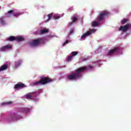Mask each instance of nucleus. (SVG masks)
Returning a JSON list of instances; mask_svg holds the SVG:
<instances>
[{
  "instance_id": "obj_4",
  "label": "nucleus",
  "mask_w": 131,
  "mask_h": 131,
  "mask_svg": "<svg viewBox=\"0 0 131 131\" xmlns=\"http://www.w3.org/2000/svg\"><path fill=\"white\" fill-rule=\"evenodd\" d=\"M110 13L107 11L101 12L97 16V20L98 21H103L105 17L108 16Z\"/></svg>"
},
{
  "instance_id": "obj_8",
  "label": "nucleus",
  "mask_w": 131,
  "mask_h": 131,
  "mask_svg": "<svg viewBox=\"0 0 131 131\" xmlns=\"http://www.w3.org/2000/svg\"><path fill=\"white\" fill-rule=\"evenodd\" d=\"M26 86L25 85V84L22 83V82H19L17 84H16L14 88L15 90H20V89H24Z\"/></svg>"
},
{
  "instance_id": "obj_3",
  "label": "nucleus",
  "mask_w": 131,
  "mask_h": 131,
  "mask_svg": "<svg viewBox=\"0 0 131 131\" xmlns=\"http://www.w3.org/2000/svg\"><path fill=\"white\" fill-rule=\"evenodd\" d=\"M42 42H43V39L39 38L37 39L32 40L30 43V46L31 47H37V46L40 45V43H42Z\"/></svg>"
},
{
  "instance_id": "obj_30",
  "label": "nucleus",
  "mask_w": 131,
  "mask_h": 131,
  "mask_svg": "<svg viewBox=\"0 0 131 131\" xmlns=\"http://www.w3.org/2000/svg\"><path fill=\"white\" fill-rule=\"evenodd\" d=\"M59 17L58 15H54L53 16V19L57 20V19H59Z\"/></svg>"
},
{
  "instance_id": "obj_22",
  "label": "nucleus",
  "mask_w": 131,
  "mask_h": 131,
  "mask_svg": "<svg viewBox=\"0 0 131 131\" xmlns=\"http://www.w3.org/2000/svg\"><path fill=\"white\" fill-rule=\"evenodd\" d=\"M48 18L47 20L46 21V22H48V21H50L51 20V18H52V17H53V14L50 13V14H48Z\"/></svg>"
},
{
  "instance_id": "obj_25",
  "label": "nucleus",
  "mask_w": 131,
  "mask_h": 131,
  "mask_svg": "<svg viewBox=\"0 0 131 131\" xmlns=\"http://www.w3.org/2000/svg\"><path fill=\"white\" fill-rule=\"evenodd\" d=\"M127 22V20L126 19H123V20H121V24H124V23H126Z\"/></svg>"
},
{
  "instance_id": "obj_2",
  "label": "nucleus",
  "mask_w": 131,
  "mask_h": 131,
  "mask_svg": "<svg viewBox=\"0 0 131 131\" xmlns=\"http://www.w3.org/2000/svg\"><path fill=\"white\" fill-rule=\"evenodd\" d=\"M12 16H14V17H19L20 15H21V13L19 12H15L14 10H9L8 13H6L5 16L8 18H11Z\"/></svg>"
},
{
  "instance_id": "obj_24",
  "label": "nucleus",
  "mask_w": 131,
  "mask_h": 131,
  "mask_svg": "<svg viewBox=\"0 0 131 131\" xmlns=\"http://www.w3.org/2000/svg\"><path fill=\"white\" fill-rule=\"evenodd\" d=\"M72 60V56L71 55L68 56L67 58V60L69 62L70 61H71Z\"/></svg>"
},
{
  "instance_id": "obj_28",
  "label": "nucleus",
  "mask_w": 131,
  "mask_h": 131,
  "mask_svg": "<svg viewBox=\"0 0 131 131\" xmlns=\"http://www.w3.org/2000/svg\"><path fill=\"white\" fill-rule=\"evenodd\" d=\"M30 110V109L27 107L24 108V111H25V112H29Z\"/></svg>"
},
{
  "instance_id": "obj_14",
  "label": "nucleus",
  "mask_w": 131,
  "mask_h": 131,
  "mask_svg": "<svg viewBox=\"0 0 131 131\" xmlns=\"http://www.w3.org/2000/svg\"><path fill=\"white\" fill-rule=\"evenodd\" d=\"M12 48V45H8L5 47H2L1 48V51H5L6 50H8V49H11Z\"/></svg>"
},
{
  "instance_id": "obj_32",
  "label": "nucleus",
  "mask_w": 131,
  "mask_h": 131,
  "mask_svg": "<svg viewBox=\"0 0 131 131\" xmlns=\"http://www.w3.org/2000/svg\"><path fill=\"white\" fill-rule=\"evenodd\" d=\"M86 60H88V59L85 58H84L82 59V61H86Z\"/></svg>"
},
{
  "instance_id": "obj_5",
  "label": "nucleus",
  "mask_w": 131,
  "mask_h": 131,
  "mask_svg": "<svg viewBox=\"0 0 131 131\" xmlns=\"http://www.w3.org/2000/svg\"><path fill=\"white\" fill-rule=\"evenodd\" d=\"M131 29V24H127L125 26H121L119 29V31H122V32H126L127 30Z\"/></svg>"
},
{
  "instance_id": "obj_29",
  "label": "nucleus",
  "mask_w": 131,
  "mask_h": 131,
  "mask_svg": "<svg viewBox=\"0 0 131 131\" xmlns=\"http://www.w3.org/2000/svg\"><path fill=\"white\" fill-rule=\"evenodd\" d=\"M68 42H69V40H66V41L63 42V43L62 44V46L64 47V46H65L66 45H67Z\"/></svg>"
},
{
  "instance_id": "obj_23",
  "label": "nucleus",
  "mask_w": 131,
  "mask_h": 131,
  "mask_svg": "<svg viewBox=\"0 0 131 131\" xmlns=\"http://www.w3.org/2000/svg\"><path fill=\"white\" fill-rule=\"evenodd\" d=\"M77 54H78V52H77L76 51H73L71 53V56L74 57V56H76V55H77Z\"/></svg>"
},
{
  "instance_id": "obj_12",
  "label": "nucleus",
  "mask_w": 131,
  "mask_h": 131,
  "mask_svg": "<svg viewBox=\"0 0 131 131\" xmlns=\"http://www.w3.org/2000/svg\"><path fill=\"white\" fill-rule=\"evenodd\" d=\"M0 24L3 26H5V25H7V23L6 22V18H5V17L2 16L0 18Z\"/></svg>"
},
{
  "instance_id": "obj_27",
  "label": "nucleus",
  "mask_w": 131,
  "mask_h": 131,
  "mask_svg": "<svg viewBox=\"0 0 131 131\" xmlns=\"http://www.w3.org/2000/svg\"><path fill=\"white\" fill-rule=\"evenodd\" d=\"M4 104H5V105H11V104H13V102L8 101V102H5Z\"/></svg>"
},
{
  "instance_id": "obj_20",
  "label": "nucleus",
  "mask_w": 131,
  "mask_h": 131,
  "mask_svg": "<svg viewBox=\"0 0 131 131\" xmlns=\"http://www.w3.org/2000/svg\"><path fill=\"white\" fill-rule=\"evenodd\" d=\"M97 30L96 29H90V31H87L85 33H95Z\"/></svg>"
},
{
  "instance_id": "obj_13",
  "label": "nucleus",
  "mask_w": 131,
  "mask_h": 131,
  "mask_svg": "<svg viewBox=\"0 0 131 131\" xmlns=\"http://www.w3.org/2000/svg\"><path fill=\"white\" fill-rule=\"evenodd\" d=\"M36 94V92H31L29 93L28 94H27L26 95V97L27 98V99H32V97H33V95H34Z\"/></svg>"
},
{
  "instance_id": "obj_16",
  "label": "nucleus",
  "mask_w": 131,
  "mask_h": 131,
  "mask_svg": "<svg viewBox=\"0 0 131 131\" xmlns=\"http://www.w3.org/2000/svg\"><path fill=\"white\" fill-rule=\"evenodd\" d=\"M91 34V33H85V34H83L81 37V39H85V37L86 36H89V35H90Z\"/></svg>"
},
{
  "instance_id": "obj_18",
  "label": "nucleus",
  "mask_w": 131,
  "mask_h": 131,
  "mask_svg": "<svg viewBox=\"0 0 131 131\" xmlns=\"http://www.w3.org/2000/svg\"><path fill=\"white\" fill-rule=\"evenodd\" d=\"M8 40L10 41H13V40H16V37L11 36L8 38Z\"/></svg>"
},
{
  "instance_id": "obj_19",
  "label": "nucleus",
  "mask_w": 131,
  "mask_h": 131,
  "mask_svg": "<svg viewBox=\"0 0 131 131\" xmlns=\"http://www.w3.org/2000/svg\"><path fill=\"white\" fill-rule=\"evenodd\" d=\"M49 29H43L41 30L40 33H48L49 32Z\"/></svg>"
},
{
  "instance_id": "obj_21",
  "label": "nucleus",
  "mask_w": 131,
  "mask_h": 131,
  "mask_svg": "<svg viewBox=\"0 0 131 131\" xmlns=\"http://www.w3.org/2000/svg\"><path fill=\"white\" fill-rule=\"evenodd\" d=\"M21 63H22V60H19L18 61H17L15 63V67H18V66H20V65H21Z\"/></svg>"
},
{
  "instance_id": "obj_11",
  "label": "nucleus",
  "mask_w": 131,
  "mask_h": 131,
  "mask_svg": "<svg viewBox=\"0 0 131 131\" xmlns=\"http://www.w3.org/2000/svg\"><path fill=\"white\" fill-rule=\"evenodd\" d=\"M15 40L18 42H21V41H24L25 40V38H24L23 36H17L16 37Z\"/></svg>"
},
{
  "instance_id": "obj_15",
  "label": "nucleus",
  "mask_w": 131,
  "mask_h": 131,
  "mask_svg": "<svg viewBox=\"0 0 131 131\" xmlns=\"http://www.w3.org/2000/svg\"><path fill=\"white\" fill-rule=\"evenodd\" d=\"M7 69H8V66L4 64L0 68V71H4V70H7Z\"/></svg>"
},
{
  "instance_id": "obj_33",
  "label": "nucleus",
  "mask_w": 131,
  "mask_h": 131,
  "mask_svg": "<svg viewBox=\"0 0 131 131\" xmlns=\"http://www.w3.org/2000/svg\"><path fill=\"white\" fill-rule=\"evenodd\" d=\"M88 68H89V69H93V67L92 66H89Z\"/></svg>"
},
{
  "instance_id": "obj_9",
  "label": "nucleus",
  "mask_w": 131,
  "mask_h": 131,
  "mask_svg": "<svg viewBox=\"0 0 131 131\" xmlns=\"http://www.w3.org/2000/svg\"><path fill=\"white\" fill-rule=\"evenodd\" d=\"M118 52H119V48L116 47L113 50H110L108 53V55H109V56H111V55H113L114 53H118Z\"/></svg>"
},
{
  "instance_id": "obj_6",
  "label": "nucleus",
  "mask_w": 131,
  "mask_h": 131,
  "mask_svg": "<svg viewBox=\"0 0 131 131\" xmlns=\"http://www.w3.org/2000/svg\"><path fill=\"white\" fill-rule=\"evenodd\" d=\"M88 71V68L86 67H83L77 69L76 70V72H75L78 75H79V77L80 78H81V73L84 72V71Z\"/></svg>"
},
{
  "instance_id": "obj_1",
  "label": "nucleus",
  "mask_w": 131,
  "mask_h": 131,
  "mask_svg": "<svg viewBox=\"0 0 131 131\" xmlns=\"http://www.w3.org/2000/svg\"><path fill=\"white\" fill-rule=\"evenodd\" d=\"M53 79L48 77H41L40 80L35 81L32 83L33 85H43L49 83V82H52Z\"/></svg>"
},
{
  "instance_id": "obj_7",
  "label": "nucleus",
  "mask_w": 131,
  "mask_h": 131,
  "mask_svg": "<svg viewBox=\"0 0 131 131\" xmlns=\"http://www.w3.org/2000/svg\"><path fill=\"white\" fill-rule=\"evenodd\" d=\"M79 75L75 73L73 74H70L67 76V78L69 80H75L76 79H78L80 78L79 77Z\"/></svg>"
},
{
  "instance_id": "obj_10",
  "label": "nucleus",
  "mask_w": 131,
  "mask_h": 131,
  "mask_svg": "<svg viewBox=\"0 0 131 131\" xmlns=\"http://www.w3.org/2000/svg\"><path fill=\"white\" fill-rule=\"evenodd\" d=\"M72 22L70 23L69 25L71 26V25H73V24H75L77 21H78V17L73 16L72 17Z\"/></svg>"
},
{
  "instance_id": "obj_17",
  "label": "nucleus",
  "mask_w": 131,
  "mask_h": 131,
  "mask_svg": "<svg viewBox=\"0 0 131 131\" xmlns=\"http://www.w3.org/2000/svg\"><path fill=\"white\" fill-rule=\"evenodd\" d=\"M99 22L93 21L92 23V26H93V27H96L97 26H99Z\"/></svg>"
},
{
  "instance_id": "obj_26",
  "label": "nucleus",
  "mask_w": 131,
  "mask_h": 131,
  "mask_svg": "<svg viewBox=\"0 0 131 131\" xmlns=\"http://www.w3.org/2000/svg\"><path fill=\"white\" fill-rule=\"evenodd\" d=\"M10 119H18V117H17V115H15L14 116H11L10 117Z\"/></svg>"
},
{
  "instance_id": "obj_31",
  "label": "nucleus",
  "mask_w": 131,
  "mask_h": 131,
  "mask_svg": "<svg viewBox=\"0 0 131 131\" xmlns=\"http://www.w3.org/2000/svg\"><path fill=\"white\" fill-rule=\"evenodd\" d=\"M74 32V29H72L70 30V33H73Z\"/></svg>"
}]
</instances>
